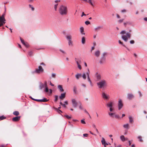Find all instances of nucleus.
Instances as JSON below:
<instances>
[{"mask_svg": "<svg viewBox=\"0 0 147 147\" xmlns=\"http://www.w3.org/2000/svg\"><path fill=\"white\" fill-rule=\"evenodd\" d=\"M129 125L128 123L124 124L123 125V127L124 128H126L127 129H129Z\"/></svg>", "mask_w": 147, "mask_h": 147, "instance_id": "obj_27", "label": "nucleus"}, {"mask_svg": "<svg viewBox=\"0 0 147 147\" xmlns=\"http://www.w3.org/2000/svg\"><path fill=\"white\" fill-rule=\"evenodd\" d=\"M101 142L102 144H106L105 140L104 138H102Z\"/></svg>", "mask_w": 147, "mask_h": 147, "instance_id": "obj_32", "label": "nucleus"}, {"mask_svg": "<svg viewBox=\"0 0 147 147\" xmlns=\"http://www.w3.org/2000/svg\"><path fill=\"white\" fill-rule=\"evenodd\" d=\"M13 114L16 116H18L19 114V112L17 111H16L14 112L13 113Z\"/></svg>", "mask_w": 147, "mask_h": 147, "instance_id": "obj_33", "label": "nucleus"}, {"mask_svg": "<svg viewBox=\"0 0 147 147\" xmlns=\"http://www.w3.org/2000/svg\"><path fill=\"white\" fill-rule=\"evenodd\" d=\"M138 92L139 94L140 97H141L142 96V94L141 92L139 91H138Z\"/></svg>", "mask_w": 147, "mask_h": 147, "instance_id": "obj_48", "label": "nucleus"}, {"mask_svg": "<svg viewBox=\"0 0 147 147\" xmlns=\"http://www.w3.org/2000/svg\"><path fill=\"white\" fill-rule=\"evenodd\" d=\"M52 77H53L54 78H55L56 76V74L55 73H52Z\"/></svg>", "mask_w": 147, "mask_h": 147, "instance_id": "obj_49", "label": "nucleus"}, {"mask_svg": "<svg viewBox=\"0 0 147 147\" xmlns=\"http://www.w3.org/2000/svg\"><path fill=\"white\" fill-rule=\"evenodd\" d=\"M105 57H102L99 62L101 64L103 63L105 61Z\"/></svg>", "mask_w": 147, "mask_h": 147, "instance_id": "obj_18", "label": "nucleus"}, {"mask_svg": "<svg viewBox=\"0 0 147 147\" xmlns=\"http://www.w3.org/2000/svg\"><path fill=\"white\" fill-rule=\"evenodd\" d=\"M20 40L21 41V42H22V43L23 44H25V42H24V40H23L21 38H20Z\"/></svg>", "mask_w": 147, "mask_h": 147, "instance_id": "obj_45", "label": "nucleus"}, {"mask_svg": "<svg viewBox=\"0 0 147 147\" xmlns=\"http://www.w3.org/2000/svg\"><path fill=\"white\" fill-rule=\"evenodd\" d=\"M5 20L4 18V15L3 14L0 18V27L5 23Z\"/></svg>", "mask_w": 147, "mask_h": 147, "instance_id": "obj_4", "label": "nucleus"}, {"mask_svg": "<svg viewBox=\"0 0 147 147\" xmlns=\"http://www.w3.org/2000/svg\"><path fill=\"white\" fill-rule=\"evenodd\" d=\"M60 51L63 53H64V54L65 53V51H63V50H62L61 49H60Z\"/></svg>", "mask_w": 147, "mask_h": 147, "instance_id": "obj_58", "label": "nucleus"}, {"mask_svg": "<svg viewBox=\"0 0 147 147\" xmlns=\"http://www.w3.org/2000/svg\"><path fill=\"white\" fill-rule=\"evenodd\" d=\"M123 107V104L122 103V101L121 99L119 100L118 103V109L119 110L121 109Z\"/></svg>", "mask_w": 147, "mask_h": 147, "instance_id": "obj_7", "label": "nucleus"}, {"mask_svg": "<svg viewBox=\"0 0 147 147\" xmlns=\"http://www.w3.org/2000/svg\"><path fill=\"white\" fill-rule=\"evenodd\" d=\"M118 42H119V43L120 44H121V45H123V46H124V47H126V46H125V45H123V42H122L121 41V40H119V41H118Z\"/></svg>", "mask_w": 147, "mask_h": 147, "instance_id": "obj_37", "label": "nucleus"}, {"mask_svg": "<svg viewBox=\"0 0 147 147\" xmlns=\"http://www.w3.org/2000/svg\"><path fill=\"white\" fill-rule=\"evenodd\" d=\"M129 122L130 123H131L133 122V118L131 116H129Z\"/></svg>", "mask_w": 147, "mask_h": 147, "instance_id": "obj_25", "label": "nucleus"}, {"mask_svg": "<svg viewBox=\"0 0 147 147\" xmlns=\"http://www.w3.org/2000/svg\"><path fill=\"white\" fill-rule=\"evenodd\" d=\"M114 110V109L113 108V107H111L109 108V110L110 112H112Z\"/></svg>", "mask_w": 147, "mask_h": 147, "instance_id": "obj_55", "label": "nucleus"}, {"mask_svg": "<svg viewBox=\"0 0 147 147\" xmlns=\"http://www.w3.org/2000/svg\"><path fill=\"white\" fill-rule=\"evenodd\" d=\"M86 74V73H83L82 76V77L84 80H86V76H87Z\"/></svg>", "mask_w": 147, "mask_h": 147, "instance_id": "obj_29", "label": "nucleus"}, {"mask_svg": "<svg viewBox=\"0 0 147 147\" xmlns=\"http://www.w3.org/2000/svg\"><path fill=\"white\" fill-rule=\"evenodd\" d=\"M106 106L107 107H109V108L113 107V103L112 101L109 102L106 104Z\"/></svg>", "mask_w": 147, "mask_h": 147, "instance_id": "obj_11", "label": "nucleus"}, {"mask_svg": "<svg viewBox=\"0 0 147 147\" xmlns=\"http://www.w3.org/2000/svg\"><path fill=\"white\" fill-rule=\"evenodd\" d=\"M64 104H65V105H67L68 104V102L67 101H65L64 102Z\"/></svg>", "mask_w": 147, "mask_h": 147, "instance_id": "obj_62", "label": "nucleus"}, {"mask_svg": "<svg viewBox=\"0 0 147 147\" xmlns=\"http://www.w3.org/2000/svg\"><path fill=\"white\" fill-rule=\"evenodd\" d=\"M20 118V116L12 118V120L13 121H17L19 120Z\"/></svg>", "mask_w": 147, "mask_h": 147, "instance_id": "obj_14", "label": "nucleus"}, {"mask_svg": "<svg viewBox=\"0 0 147 147\" xmlns=\"http://www.w3.org/2000/svg\"><path fill=\"white\" fill-rule=\"evenodd\" d=\"M114 117L116 118L119 119L120 118V116L119 115L115 114Z\"/></svg>", "mask_w": 147, "mask_h": 147, "instance_id": "obj_41", "label": "nucleus"}, {"mask_svg": "<svg viewBox=\"0 0 147 147\" xmlns=\"http://www.w3.org/2000/svg\"><path fill=\"white\" fill-rule=\"evenodd\" d=\"M44 71V69L41 66H38V68H36L35 69V72L38 73L39 74L40 73H42Z\"/></svg>", "mask_w": 147, "mask_h": 147, "instance_id": "obj_5", "label": "nucleus"}, {"mask_svg": "<svg viewBox=\"0 0 147 147\" xmlns=\"http://www.w3.org/2000/svg\"><path fill=\"white\" fill-rule=\"evenodd\" d=\"M66 38L68 41L72 40V36L70 35H67Z\"/></svg>", "mask_w": 147, "mask_h": 147, "instance_id": "obj_17", "label": "nucleus"}, {"mask_svg": "<svg viewBox=\"0 0 147 147\" xmlns=\"http://www.w3.org/2000/svg\"><path fill=\"white\" fill-rule=\"evenodd\" d=\"M49 91V89L47 87H47H46V88L45 89V91L46 92H48Z\"/></svg>", "mask_w": 147, "mask_h": 147, "instance_id": "obj_53", "label": "nucleus"}, {"mask_svg": "<svg viewBox=\"0 0 147 147\" xmlns=\"http://www.w3.org/2000/svg\"><path fill=\"white\" fill-rule=\"evenodd\" d=\"M28 55L30 56H32L33 54V53L31 51H30L28 53Z\"/></svg>", "mask_w": 147, "mask_h": 147, "instance_id": "obj_42", "label": "nucleus"}, {"mask_svg": "<svg viewBox=\"0 0 147 147\" xmlns=\"http://www.w3.org/2000/svg\"><path fill=\"white\" fill-rule=\"evenodd\" d=\"M130 43L131 44H133L134 43V40H131L130 41Z\"/></svg>", "mask_w": 147, "mask_h": 147, "instance_id": "obj_54", "label": "nucleus"}, {"mask_svg": "<svg viewBox=\"0 0 147 147\" xmlns=\"http://www.w3.org/2000/svg\"><path fill=\"white\" fill-rule=\"evenodd\" d=\"M89 74H90V71L89 70V69H88V71L86 72V75L87 77V80H88V81L89 82H90L91 81L90 78L89 77Z\"/></svg>", "mask_w": 147, "mask_h": 147, "instance_id": "obj_12", "label": "nucleus"}, {"mask_svg": "<svg viewBox=\"0 0 147 147\" xmlns=\"http://www.w3.org/2000/svg\"><path fill=\"white\" fill-rule=\"evenodd\" d=\"M60 0H57L55 1V2L57 3L60 2Z\"/></svg>", "mask_w": 147, "mask_h": 147, "instance_id": "obj_57", "label": "nucleus"}, {"mask_svg": "<svg viewBox=\"0 0 147 147\" xmlns=\"http://www.w3.org/2000/svg\"><path fill=\"white\" fill-rule=\"evenodd\" d=\"M5 118V117L3 116H1L0 117V119L3 120Z\"/></svg>", "mask_w": 147, "mask_h": 147, "instance_id": "obj_51", "label": "nucleus"}, {"mask_svg": "<svg viewBox=\"0 0 147 147\" xmlns=\"http://www.w3.org/2000/svg\"><path fill=\"white\" fill-rule=\"evenodd\" d=\"M58 88L60 92H63L64 90L63 89L62 86L61 85H59L58 86Z\"/></svg>", "mask_w": 147, "mask_h": 147, "instance_id": "obj_23", "label": "nucleus"}, {"mask_svg": "<svg viewBox=\"0 0 147 147\" xmlns=\"http://www.w3.org/2000/svg\"><path fill=\"white\" fill-rule=\"evenodd\" d=\"M47 100H47V99L46 98H44L43 99H36V100H35L36 101H37L38 102H47Z\"/></svg>", "mask_w": 147, "mask_h": 147, "instance_id": "obj_15", "label": "nucleus"}, {"mask_svg": "<svg viewBox=\"0 0 147 147\" xmlns=\"http://www.w3.org/2000/svg\"><path fill=\"white\" fill-rule=\"evenodd\" d=\"M121 12L122 13L125 12H126V10L125 9H123L121 10Z\"/></svg>", "mask_w": 147, "mask_h": 147, "instance_id": "obj_59", "label": "nucleus"}, {"mask_svg": "<svg viewBox=\"0 0 147 147\" xmlns=\"http://www.w3.org/2000/svg\"><path fill=\"white\" fill-rule=\"evenodd\" d=\"M55 101L56 102L58 99V96L57 95H56L55 96Z\"/></svg>", "mask_w": 147, "mask_h": 147, "instance_id": "obj_39", "label": "nucleus"}, {"mask_svg": "<svg viewBox=\"0 0 147 147\" xmlns=\"http://www.w3.org/2000/svg\"><path fill=\"white\" fill-rule=\"evenodd\" d=\"M82 43L83 44H84L85 43V38L84 37H83L82 38Z\"/></svg>", "mask_w": 147, "mask_h": 147, "instance_id": "obj_30", "label": "nucleus"}, {"mask_svg": "<svg viewBox=\"0 0 147 147\" xmlns=\"http://www.w3.org/2000/svg\"><path fill=\"white\" fill-rule=\"evenodd\" d=\"M72 105L75 108H76L77 106L78 103L76 100L75 99H72L71 100Z\"/></svg>", "mask_w": 147, "mask_h": 147, "instance_id": "obj_8", "label": "nucleus"}, {"mask_svg": "<svg viewBox=\"0 0 147 147\" xmlns=\"http://www.w3.org/2000/svg\"><path fill=\"white\" fill-rule=\"evenodd\" d=\"M124 20V19H120V20H118V22L120 24V23H122L123 22Z\"/></svg>", "mask_w": 147, "mask_h": 147, "instance_id": "obj_36", "label": "nucleus"}, {"mask_svg": "<svg viewBox=\"0 0 147 147\" xmlns=\"http://www.w3.org/2000/svg\"><path fill=\"white\" fill-rule=\"evenodd\" d=\"M101 28L100 26H98L95 28L94 30L95 31H97L99 30Z\"/></svg>", "mask_w": 147, "mask_h": 147, "instance_id": "obj_28", "label": "nucleus"}, {"mask_svg": "<svg viewBox=\"0 0 147 147\" xmlns=\"http://www.w3.org/2000/svg\"><path fill=\"white\" fill-rule=\"evenodd\" d=\"M24 45L26 46V47H28V44L27 43H25V44H24Z\"/></svg>", "mask_w": 147, "mask_h": 147, "instance_id": "obj_60", "label": "nucleus"}, {"mask_svg": "<svg viewBox=\"0 0 147 147\" xmlns=\"http://www.w3.org/2000/svg\"><path fill=\"white\" fill-rule=\"evenodd\" d=\"M58 4L57 3H56V4L55 5H54V9L55 11L57 10V7L58 5Z\"/></svg>", "mask_w": 147, "mask_h": 147, "instance_id": "obj_43", "label": "nucleus"}, {"mask_svg": "<svg viewBox=\"0 0 147 147\" xmlns=\"http://www.w3.org/2000/svg\"><path fill=\"white\" fill-rule=\"evenodd\" d=\"M96 81L98 82L100 81L101 80V76L98 73L96 74Z\"/></svg>", "mask_w": 147, "mask_h": 147, "instance_id": "obj_9", "label": "nucleus"}, {"mask_svg": "<svg viewBox=\"0 0 147 147\" xmlns=\"http://www.w3.org/2000/svg\"><path fill=\"white\" fill-rule=\"evenodd\" d=\"M86 2L89 3L92 6H94V2L93 1V0H87V1H86Z\"/></svg>", "mask_w": 147, "mask_h": 147, "instance_id": "obj_16", "label": "nucleus"}, {"mask_svg": "<svg viewBox=\"0 0 147 147\" xmlns=\"http://www.w3.org/2000/svg\"><path fill=\"white\" fill-rule=\"evenodd\" d=\"M120 138L122 142H124L125 141V138L123 135L121 136H120Z\"/></svg>", "mask_w": 147, "mask_h": 147, "instance_id": "obj_26", "label": "nucleus"}, {"mask_svg": "<svg viewBox=\"0 0 147 147\" xmlns=\"http://www.w3.org/2000/svg\"><path fill=\"white\" fill-rule=\"evenodd\" d=\"M57 112L59 113H60V112H61V113L62 112V111L59 109L57 110Z\"/></svg>", "mask_w": 147, "mask_h": 147, "instance_id": "obj_63", "label": "nucleus"}, {"mask_svg": "<svg viewBox=\"0 0 147 147\" xmlns=\"http://www.w3.org/2000/svg\"><path fill=\"white\" fill-rule=\"evenodd\" d=\"M65 97V93H62L59 96V98L61 99H63Z\"/></svg>", "mask_w": 147, "mask_h": 147, "instance_id": "obj_20", "label": "nucleus"}, {"mask_svg": "<svg viewBox=\"0 0 147 147\" xmlns=\"http://www.w3.org/2000/svg\"><path fill=\"white\" fill-rule=\"evenodd\" d=\"M64 116L68 119L71 118V116H69L67 115H64Z\"/></svg>", "mask_w": 147, "mask_h": 147, "instance_id": "obj_34", "label": "nucleus"}, {"mask_svg": "<svg viewBox=\"0 0 147 147\" xmlns=\"http://www.w3.org/2000/svg\"><path fill=\"white\" fill-rule=\"evenodd\" d=\"M102 97L105 100H108L110 98L109 95L104 92H102Z\"/></svg>", "mask_w": 147, "mask_h": 147, "instance_id": "obj_6", "label": "nucleus"}, {"mask_svg": "<svg viewBox=\"0 0 147 147\" xmlns=\"http://www.w3.org/2000/svg\"><path fill=\"white\" fill-rule=\"evenodd\" d=\"M122 34L121 38L125 42H127L128 40V38H130L131 37V34L128 33H126L125 30H122L120 33Z\"/></svg>", "mask_w": 147, "mask_h": 147, "instance_id": "obj_1", "label": "nucleus"}, {"mask_svg": "<svg viewBox=\"0 0 147 147\" xmlns=\"http://www.w3.org/2000/svg\"><path fill=\"white\" fill-rule=\"evenodd\" d=\"M108 114L109 116L111 117H113L115 115V113H112L110 112H108Z\"/></svg>", "mask_w": 147, "mask_h": 147, "instance_id": "obj_24", "label": "nucleus"}, {"mask_svg": "<svg viewBox=\"0 0 147 147\" xmlns=\"http://www.w3.org/2000/svg\"><path fill=\"white\" fill-rule=\"evenodd\" d=\"M86 14H84V12H82V15H81V17H82L83 16H86Z\"/></svg>", "mask_w": 147, "mask_h": 147, "instance_id": "obj_61", "label": "nucleus"}, {"mask_svg": "<svg viewBox=\"0 0 147 147\" xmlns=\"http://www.w3.org/2000/svg\"><path fill=\"white\" fill-rule=\"evenodd\" d=\"M81 76V74H78L75 75V77L76 79H78Z\"/></svg>", "mask_w": 147, "mask_h": 147, "instance_id": "obj_31", "label": "nucleus"}, {"mask_svg": "<svg viewBox=\"0 0 147 147\" xmlns=\"http://www.w3.org/2000/svg\"><path fill=\"white\" fill-rule=\"evenodd\" d=\"M75 61H76V62L77 65H78L80 64V63H79L78 61V59H77V58H75Z\"/></svg>", "mask_w": 147, "mask_h": 147, "instance_id": "obj_44", "label": "nucleus"}, {"mask_svg": "<svg viewBox=\"0 0 147 147\" xmlns=\"http://www.w3.org/2000/svg\"><path fill=\"white\" fill-rule=\"evenodd\" d=\"M83 135L84 136L86 137H87L88 136V134H84Z\"/></svg>", "mask_w": 147, "mask_h": 147, "instance_id": "obj_56", "label": "nucleus"}, {"mask_svg": "<svg viewBox=\"0 0 147 147\" xmlns=\"http://www.w3.org/2000/svg\"><path fill=\"white\" fill-rule=\"evenodd\" d=\"M138 138L140 140V142H142L143 141V140L142 139V138L141 136H138Z\"/></svg>", "mask_w": 147, "mask_h": 147, "instance_id": "obj_38", "label": "nucleus"}, {"mask_svg": "<svg viewBox=\"0 0 147 147\" xmlns=\"http://www.w3.org/2000/svg\"><path fill=\"white\" fill-rule=\"evenodd\" d=\"M85 119H82L81 120V123L83 124H86V122L85 121H84Z\"/></svg>", "mask_w": 147, "mask_h": 147, "instance_id": "obj_40", "label": "nucleus"}, {"mask_svg": "<svg viewBox=\"0 0 147 147\" xmlns=\"http://www.w3.org/2000/svg\"><path fill=\"white\" fill-rule=\"evenodd\" d=\"M116 16L117 18H120V16L118 14H117Z\"/></svg>", "mask_w": 147, "mask_h": 147, "instance_id": "obj_64", "label": "nucleus"}, {"mask_svg": "<svg viewBox=\"0 0 147 147\" xmlns=\"http://www.w3.org/2000/svg\"><path fill=\"white\" fill-rule=\"evenodd\" d=\"M107 54V53H106V52H104L103 53H102V57H105V56H106V55Z\"/></svg>", "mask_w": 147, "mask_h": 147, "instance_id": "obj_47", "label": "nucleus"}, {"mask_svg": "<svg viewBox=\"0 0 147 147\" xmlns=\"http://www.w3.org/2000/svg\"><path fill=\"white\" fill-rule=\"evenodd\" d=\"M100 51L98 50H97L94 53V55L96 57H98L100 55Z\"/></svg>", "mask_w": 147, "mask_h": 147, "instance_id": "obj_19", "label": "nucleus"}, {"mask_svg": "<svg viewBox=\"0 0 147 147\" xmlns=\"http://www.w3.org/2000/svg\"><path fill=\"white\" fill-rule=\"evenodd\" d=\"M78 67L80 69H82V67L80 64L78 65Z\"/></svg>", "mask_w": 147, "mask_h": 147, "instance_id": "obj_52", "label": "nucleus"}, {"mask_svg": "<svg viewBox=\"0 0 147 147\" xmlns=\"http://www.w3.org/2000/svg\"><path fill=\"white\" fill-rule=\"evenodd\" d=\"M68 43L69 45L71 46L73 45V43L72 40L68 41Z\"/></svg>", "mask_w": 147, "mask_h": 147, "instance_id": "obj_35", "label": "nucleus"}, {"mask_svg": "<svg viewBox=\"0 0 147 147\" xmlns=\"http://www.w3.org/2000/svg\"><path fill=\"white\" fill-rule=\"evenodd\" d=\"M73 90L74 93L75 94H76L77 93V88L76 85H74L73 87Z\"/></svg>", "mask_w": 147, "mask_h": 147, "instance_id": "obj_21", "label": "nucleus"}, {"mask_svg": "<svg viewBox=\"0 0 147 147\" xmlns=\"http://www.w3.org/2000/svg\"><path fill=\"white\" fill-rule=\"evenodd\" d=\"M98 88L102 89L106 87L107 86V81L104 79H102L97 83Z\"/></svg>", "mask_w": 147, "mask_h": 147, "instance_id": "obj_3", "label": "nucleus"}, {"mask_svg": "<svg viewBox=\"0 0 147 147\" xmlns=\"http://www.w3.org/2000/svg\"><path fill=\"white\" fill-rule=\"evenodd\" d=\"M47 86V84L46 81L45 82V84H41L39 88L40 89H41L43 88L44 87H46Z\"/></svg>", "mask_w": 147, "mask_h": 147, "instance_id": "obj_10", "label": "nucleus"}, {"mask_svg": "<svg viewBox=\"0 0 147 147\" xmlns=\"http://www.w3.org/2000/svg\"><path fill=\"white\" fill-rule=\"evenodd\" d=\"M59 12L61 15H66L67 13V7L63 5H61L59 9Z\"/></svg>", "mask_w": 147, "mask_h": 147, "instance_id": "obj_2", "label": "nucleus"}, {"mask_svg": "<svg viewBox=\"0 0 147 147\" xmlns=\"http://www.w3.org/2000/svg\"><path fill=\"white\" fill-rule=\"evenodd\" d=\"M80 30L81 34L84 35L85 34V33L84 32V28L83 27H81L80 28Z\"/></svg>", "mask_w": 147, "mask_h": 147, "instance_id": "obj_22", "label": "nucleus"}, {"mask_svg": "<svg viewBox=\"0 0 147 147\" xmlns=\"http://www.w3.org/2000/svg\"><path fill=\"white\" fill-rule=\"evenodd\" d=\"M85 24H86L88 25L90 24V22L89 21H86L85 22Z\"/></svg>", "mask_w": 147, "mask_h": 147, "instance_id": "obj_50", "label": "nucleus"}, {"mask_svg": "<svg viewBox=\"0 0 147 147\" xmlns=\"http://www.w3.org/2000/svg\"><path fill=\"white\" fill-rule=\"evenodd\" d=\"M80 105L79 106V107L80 109H82L83 107L82 106V104L80 102Z\"/></svg>", "mask_w": 147, "mask_h": 147, "instance_id": "obj_46", "label": "nucleus"}, {"mask_svg": "<svg viewBox=\"0 0 147 147\" xmlns=\"http://www.w3.org/2000/svg\"><path fill=\"white\" fill-rule=\"evenodd\" d=\"M127 97L129 100L134 98V96L132 93H129L127 94Z\"/></svg>", "mask_w": 147, "mask_h": 147, "instance_id": "obj_13", "label": "nucleus"}]
</instances>
